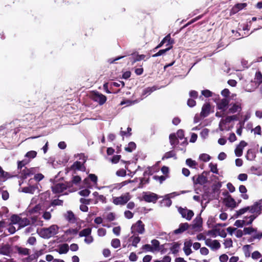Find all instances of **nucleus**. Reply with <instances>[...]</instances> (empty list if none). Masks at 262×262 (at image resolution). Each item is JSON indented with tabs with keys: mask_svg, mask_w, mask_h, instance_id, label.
<instances>
[{
	"mask_svg": "<svg viewBox=\"0 0 262 262\" xmlns=\"http://www.w3.org/2000/svg\"><path fill=\"white\" fill-rule=\"evenodd\" d=\"M10 252V247L9 245H3L0 248V253L5 255H8Z\"/></svg>",
	"mask_w": 262,
	"mask_h": 262,
	"instance_id": "393cba45",
	"label": "nucleus"
},
{
	"mask_svg": "<svg viewBox=\"0 0 262 262\" xmlns=\"http://www.w3.org/2000/svg\"><path fill=\"white\" fill-rule=\"evenodd\" d=\"M245 234H251L252 232L256 231V229L252 227H245L243 230Z\"/></svg>",
	"mask_w": 262,
	"mask_h": 262,
	"instance_id": "8fccbe9b",
	"label": "nucleus"
},
{
	"mask_svg": "<svg viewBox=\"0 0 262 262\" xmlns=\"http://www.w3.org/2000/svg\"><path fill=\"white\" fill-rule=\"evenodd\" d=\"M37 156V152L34 150H31L27 152L25 155V157L29 159H33Z\"/></svg>",
	"mask_w": 262,
	"mask_h": 262,
	"instance_id": "37998d69",
	"label": "nucleus"
},
{
	"mask_svg": "<svg viewBox=\"0 0 262 262\" xmlns=\"http://www.w3.org/2000/svg\"><path fill=\"white\" fill-rule=\"evenodd\" d=\"M167 38L165 40V43L167 42V46H172V45L174 43V39L171 38L170 34H168V35H167L164 38Z\"/></svg>",
	"mask_w": 262,
	"mask_h": 262,
	"instance_id": "09e8293b",
	"label": "nucleus"
},
{
	"mask_svg": "<svg viewBox=\"0 0 262 262\" xmlns=\"http://www.w3.org/2000/svg\"><path fill=\"white\" fill-rule=\"evenodd\" d=\"M130 239H132V246L135 247H137V244L140 242L141 238L138 236L133 235L130 237Z\"/></svg>",
	"mask_w": 262,
	"mask_h": 262,
	"instance_id": "e433bc0d",
	"label": "nucleus"
},
{
	"mask_svg": "<svg viewBox=\"0 0 262 262\" xmlns=\"http://www.w3.org/2000/svg\"><path fill=\"white\" fill-rule=\"evenodd\" d=\"M239 192L242 193L241 195V197L244 199V200H248L249 199V195L246 194V192H247V189L245 186L243 185H241L239 187Z\"/></svg>",
	"mask_w": 262,
	"mask_h": 262,
	"instance_id": "4be33fe9",
	"label": "nucleus"
},
{
	"mask_svg": "<svg viewBox=\"0 0 262 262\" xmlns=\"http://www.w3.org/2000/svg\"><path fill=\"white\" fill-rule=\"evenodd\" d=\"M116 175L118 177H125L126 175L125 169H120L116 171Z\"/></svg>",
	"mask_w": 262,
	"mask_h": 262,
	"instance_id": "e2e57ef3",
	"label": "nucleus"
},
{
	"mask_svg": "<svg viewBox=\"0 0 262 262\" xmlns=\"http://www.w3.org/2000/svg\"><path fill=\"white\" fill-rule=\"evenodd\" d=\"M178 211L183 218H185L188 221H190L194 215L192 210H188L186 208L180 207Z\"/></svg>",
	"mask_w": 262,
	"mask_h": 262,
	"instance_id": "423d86ee",
	"label": "nucleus"
},
{
	"mask_svg": "<svg viewBox=\"0 0 262 262\" xmlns=\"http://www.w3.org/2000/svg\"><path fill=\"white\" fill-rule=\"evenodd\" d=\"M30 221L28 218H27V217L21 218V217L20 220L19 221V222L18 224V225H19L18 229L24 228V227L30 225Z\"/></svg>",
	"mask_w": 262,
	"mask_h": 262,
	"instance_id": "a878e982",
	"label": "nucleus"
},
{
	"mask_svg": "<svg viewBox=\"0 0 262 262\" xmlns=\"http://www.w3.org/2000/svg\"><path fill=\"white\" fill-rule=\"evenodd\" d=\"M143 198L145 201L146 202L150 203L152 202L154 203H156L158 199V195L156 193L150 192L149 193H146L143 196Z\"/></svg>",
	"mask_w": 262,
	"mask_h": 262,
	"instance_id": "f8f14e48",
	"label": "nucleus"
},
{
	"mask_svg": "<svg viewBox=\"0 0 262 262\" xmlns=\"http://www.w3.org/2000/svg\"><path fill=\"white\" fill-rule=\"evenodd\" d=\"M82 165H83V164H82L80 162L76 161L71 166V169H74V170H75V169L80 170L81 169Z\"/></svg>",
	"mask_w": 262,
	"mask_h": 262,
	"instance_id": "79ce46f5",
	"label": "nucleus"
},
{
	"mask_svg": "<svg viewBox=\"0 0 262 262\" xmlns=\"http://www.w3.org/2000/svg\"><path fill=\"white\" fill-rule=\"evenodd\" d=\"M51 189L53 193L57 194L63 192L66 190V187H64L63 183H59L52 186Z\"/></svg>",
	"mask_w": 262,
	"mask_h": 262,
	"instance_id": "9d476101",
	"label": "nucleus"
},
{
	"mask_svg": "<svg viewBox=\"0 0 262 262\" xmlns=\"http://www.w3.org/2000/svg\"><path fill=\"white\" fill-rule=\"evenodd\" d=\"M189 227L190 226L187 223H181L180 224L179 228L174 230L173 232L176 234H180L187 230Z\"/></svg>",
	"mask_w": 262,
	"mask_h": 262,
	"instance_id": "f3484780",
	"label": "nucleus"
},
{
	"mask_svg": "<svg viewBox=\"0 0 262 262\" xmlns=\"http://www.w3.org/2000/svg\"><path fill=\"white\" fill-rule=\"evenodd\" d=\"M256 216L254 215H250L249 217H245L246 219H248V221H245V225H249L252 224Z\"/></svg>",
	"mask_w": 262,
	"mask_h": 262,
	"instance_id": "13d9d810",
	"label": "nucleus"
},
{
	"mask_svg": "<svg viewBox=\"0 0 262 262\" xmlns=\"http://www.w3.org/2000/svg\"><path fill=\"white\" fill-rule=\"evenodd\" d=\"M28 164V162L26 160L18 161H17V169L21 170L23 167H25Z\"/></svg>",
	"mask_w": 262,
	"mask_h": 262,
	"instance_id": "603ef678",
	"label": "nucleus"
},
{
	"mask_svg": "<svg viewBox=\"0 0 262 262\" xmlns=\"http://www.w3.org/2000/svg\"><path fill=\"white\" fill-rule=\"evenodd\" d=\"M250 247V246L249 245H245L243 247V249L244 251L245 255V256L247 257H249L250 255V249H249Z\"/></svg>",
	"mask_w": 262,
	"mask_h": 262,
	"instance_id": "4d7b16f0",
	"label": "nucleus"
},
{
	"mask_svg": "<svg viewBox=\"0 0 262 262\" xmlns=\"http://www.w3.org/2000/svg\"><path fill=\"white\" fill-rule=\"evenodd\" d=\"M20 170V178L22 179H25L27 178L28 177L33 175L35 172V169L34 168H27L26 167H25L23 169H21Z\"/></svg>",
	"mask_w": 262,
	"mask_h": 262,
	"instance_id": "9b49d317",
	"label": "nucleus"
},
{
	"mask_svg": "<svg viewBox=\"0 0 262 262\" xmlns=\"http://www.w3.org/2000/svg\"><path fill=\"white\" fill-rule=\"evenodd\" d=\"M234 225L237 227H243L244 225H245V221L236 220L234 223Z\"/></svg>",
	"mask_w": 262,
	"mask_h": 262,
	"instance_id": "69168bd1",
	"label": "nucleus"
},
{
	"mask_svg": "<svg viewBox=\"0 0 262 262\" xmlns=\"http://www.w3.org/2000/svg\"><path fill=\"white\" fill-rule=\"evenodd\" d=\"M98 201L101 202L103 203H105L106 202V199L103 195L100 194L98 198H96L95 204L97 203Z\"/></svg>",
	"mask_w": 262,
	"mask_h": 262,
	"instance_id": "052dcab7",
	"label": "nucleus"
},
{
	"mask_svg": "<svg viewBox=\"0 0 262 262\" xmlns=\"http://www.w3.org/2000/svg\"><path fill=\"white\" fill-rule=\"evenodd\" d=\"M144 224L141 220L138 221L135 224H133L131 227V232L134 235L138 234H143L145 231Z\"/></svg>",
	"mask_w": 262,
	"mask_h": 262,
	"instance_id": "7ed1b4c3",
	"label": "nucleus"
},
{
	"mask_svg": "<svg viewBox=\"0 0 262 262\" xmlns=\"http://www.w3.org/2000/svg\"><path fill=\"white\" fill-rule=\"evenodd\" d=\"M250 209V207L248 206L243 208L239 209V210L236 211V217L239 216V215L245 213L246 212L248 211Z\"/></svg>",
	"mask_w": 262,
	"mask_h": 262,
	"instance_id": "c03bdc74",
	"label": "nucleus"
},
{
	"mask_svg": "<svg viewBox=\"0 0 262 262\" xmlns=\"http://www.w3.org/2000/svg\"><path fill=\"white\" fill-rule=\"evenodd\" d=\"M92 229L90 228H87L81 230L79 233V235L80 237L85 236L87 237L91 234Z\"/></svg>",
	"mask_w": 262,
	"mask_h": 262,
	"instance_id": "c756f323",
	"label": "nucleus"
},
{
	"mask_svg": "<svg viewBox=\"0 0 262 262\" xmlns=\"http://www.w3.org/2000/svg\"><path fill=\"white\" fill-rule=\"evenodd\" d=\"M192 245V242L191 239L186 241L184 243L183 250L185 254L188 256L190 255L192 252L191 247Z\"/></svg>",
	"mask_w": 262,
	"mask_h": 262,
	"instance_id": "2eb2a0df",
	"label": "nucleus"
},
{
	"mask_svg": "<svg viewBox=\"0 0 262 262\" xmlns=\"http://www.w3.org/2000/svg\"><path fill=\"white\" fill-rule=\"evenodd\" d=\"M247 6L246 3H238L234 5L232 10L234 13L238 12L239 10L245 8Z\"/></svg>",
	"mask_w": 262,
	"mask_h": 262,
	"instance_id": "bb28decb",
	"label": "nucleus"
},
{
	"mask_svg": "<svg viewBox=\"0 0 262 262\" xmlns=\"http://www.w3.org/2000/svg\"><path fill=\"white\" fill-rule=\"evenodd\" d=\"M176 156L175 152L173 150H171L169 151H168L166 152L164 156V157L162 158V159H169L172 157H173Z\"/></svg>",
	"mask_w": 262,
	"mask_h": 262,
	"instance_id": "de8ad7c7",
	"label": "nucleus"
},
{
	"mask_svg": "<svg viewBox=\"0 0 262 262\" xmlns=\"http://www.w3.org/2000/svg\"><path fill=\"white\" fill-rule=\"evenodd\" d=\"M130 199V195L128 192L121 195L120 196L113 197V203L116 205H124Z\"/></svg>",
	"mask_w": 262,
	"mask_h": 262,
	"instance_id": "f257e3e1",
	"label": "nucleus"
},
{
	"mask_svg": "<svg viewBox=\"0 0 262 262\" xmlns=\"http://www.w3.org/2000/svg\"><path fill=\"white\" fill-rule=\"evenodd\" d=\"M211 106L209 103H205L202 106V111L201 112V116L206 117L210 113Z\"/></svg>",
	"mask_w": 262,
	"mask_h": 262,
	"instance_id": "dca6fc26",
	"label": "nucleus"
},
{
	"mask_svg": "<svg viewBox=\"0 0 262 262\" xmlns=\"http://www.w3.org/2000/svg\"><path fill=\"white\" fill-rule=\"evenodd\" d=\"M254 79L255 82L258 85L262 83V74L260 71L256 72Z\"/></svg>",
	"mask_w": 262,
	"mask_h": 262,
	"instance_id": "f704fd0d",
	"label": "nucleus"
},
{
	"mask_svg": "<svg viewBox=\"0 0 262 262\" xmlns=\"http://www.w3.org/2000/svg\"><path fill=\"white\" fill-rule=\"evenodd\" d=\"M172 48V46H170L168 48L165 49H162L159 50L157 53L152 55L153 57H158L159 56H161L163 55V54L165 53L167 51H169Z\"/></svg>",
	"mask_w": 262,
	"mask_h": 262,
	"instance_id": "c9c22d12",
	"label": "nucleus"
},
{
	"mask_svg": "<svg viewBox=\"0 0 262 262\" xmlns=\"http://www.w3.org/2000/svg\"><path fill=\"white\" fill-rule=\"evenodd\" d=\"M136 148V144L134 142H130L127 147H125V150L128 152H132L133 150H134Z\"/></svg>",
	"mask_w": 262,
	"mask_h": 262,
	"instance_id": "473e14b6",
	"label": "nucleus"
},
{
	"mask_svg": "<svg viewBox=\"0 0 262 262\" xmlns=\"http://www.w3.org/2000/svg\"><path fill=\"white\" fill-rule=\"evenodd\" d=\"M211 245L212 249H219L221 247V244L217 240H213Z\"/></svg>",
	"mask_w": 262,
	"mask_h": 262,
	"instance_id": "5fc2aeb1",
	"label": "nucleus"
},
{
	"mask_svg": "<svg viewBox=\"0 0 262 262\" xmlns=\"http://www.w3.org/2000/svg\"><path fill=\"white\" fill-rule=\"evenodd\" d=\"M200 159L204 162H207L211 159L210 156L206 154H202L200 156Z\"/></svg>",
	"mask_w": 262,
	"mask_h": 262,
	"instance_id": "3c124183",
	"label": "nucleus"
},
{
	"mask_svg": "<svg viewBox=\"0 0 262 262\" xmlns=\"http://www.w3.org/2000/svg\"><path fill=\"white\" fill-rule=\"evenodd\" d=\"M90 192H91L90 190H89L88 189H85L80 191L79 192V194L80 195L83 196H87L90 194Z\"/></svg>",
	"mask_w": 262,
	"mask_h": 262,
	"instance_id": "338daca9",
	"label": "nucleus"
},
{
	"mask_svg": "<svg viewBox=\"0 0 262 262\" xmlns=\"http://www.w3.org/2000/svg\"><path fill=\"white\" fill-rule=\"evenodd\" d=\"M37 188L36 185H29L27 187L23 188V191L25 193H29L33 194L35 190Z\"/></svg>",
	"mask_w": 262,
	"mask_h": 262,
	"instance_id": "5701e85b",
	"label": "nucleus"
},
{
	"mask_svg": "<svg viewBox=\"0 0 262 262\" xmlns=\"http://www.w3.org/2000/svg\"><path fill=\"white\" fill-rule=\"evenodd\" d=\"M230 99L229 98H223L219 102H216V107L224 112L226 111L228 106L229 104Z\"/></svg>",
	"mask_w": 262,
	"mask_h": 262,
	"instance_id": "39448f33",
	"label": "nucleus"
},
{
	"mask_svg": "<svg viewBox=\"0 0 262 262\" xmlns=\"http://www.w3.org/2000/svg\"><path fill=\"white\" fill-rule=\"evenodd\" d=\"M261 200L256 202L252 206H249L250 209L249 211L252 213H256L260 214L262 210Z\"/></svg>",
	"mask_w": 262,
	"mask_h": 262,
	"instance_id": "1a4fd4ad",
	"label": "nucleus"
},
{
	"mask_svg": "<svg viewBox=\"0 0 262 262\" xmlns=\"http://www.w3.org/2000/svg\"><path fill=\"white\" fill-rule=\"evenodd\" d=\"M111 245L115 248H118L120 246V240L118 238H114L112 241Z\"/></svg>",
	"mask_w": 262,
	"mask_h": 262,
	"instance_id": "49530a36",
	"label": "nucleus"
},
{
	"mask_svg": "<svg viewBox=\"0 0 262 262\" xmlns=\"http://www.w3.org/2000/svg\"><path fill=\"white\" fill-rule=\"evenodd\" d=\"M203 220L200 216H196L193 221V224L190 226L192 230L194 231H199L200 228L202 227Z\"/></svg>",
	"mask_w": 262,
	"mask_h": 262,
	"instance_id": "0eeeda50",
	"label": "nucleus"
},
{
	"mask_svg": "<svg viewBox=\"0 0 262 262\" xmlns=\"http://www.w3.org/2000/svg\"><path fill=\"white\" fill-rule=\"evenodd\" d=\"M69 250V245L67 244H63L60 245L58 253L60 254L67 253Z\"/></svg>",
	"mask_w": 262,
	"mask_h": 262,
	"instance_id": "c85d7f7f",
	"label": "nucleus"
},
{
	"mask_svg": "<svg viewBox=\"0 0 262 262\" xmlns=\"http://www.w3.org/2000/svg\"><path fill=\"white\" fill-rule=\"evenodd\" d=\"M20 217L18 215L13 214L10 217L11 223L12 224H19V221L20 220Z\"/></svg>",
	"mask_w": 262,
	"mask_h": 262,
	"instance_id": "4c0bfd02",
	"label": "nucleus"
},
{
	"mask_svg": "<svg viewBox=\"0 0 262 262\" xmlns=\"http://www.w3.org/2000/svg\"><path fill=\"white\" fill-rule=\"evenodd\" d=\"M209 167L210 168V171L216 174H218L219 171L217 168V164H213L212 163H210L209 165Z\"/></svg>",
	"mask_w": 262,
	"mask_h": 262,
	"instance_id": "a18cd8bd",
	"label": "nucleus"
},
{
	"mask_svg": "<svg viewBox=\"0 0 262 262\" xmlns=\"http://www.w3.org/2000/svg\"><path fill=\"white\" fill-rule=\"evenodd\" d=\"M223 195L227 196L223 201L227 207L233 208L236 206V202L228 191L224 192Z\"/></svg>",
	"mask_w": 262,
	"mask_h": 262,
	"instance_id": "20e7f679",
	"label": "nucleus"
},
{
	"mask_svg": "<svg viewBox=\"0 0 262 262\" xmlns=\"http://www.w3.org/2000/svg\"><path fill=\"white\" fill-rule=\"evenodd\" d=\"M186 164L191 168H195V166L198 165V163L191 159H187L186 160Z\"/></svg>",
	"mask_w": 262,
	"mask_h": 262,
	"instance_id": "a19ab883",
	"label": "nucleus"
},
{
	"mask_svg": "<svg viewBox=\"0 0 262 262\" xmlns=\"http://www.w3.org/2000/svg\"><path fill=\"white\" fill-rule=\"evenodd\" d=\"M171 244L172 245L170 248V250L173 254H177L179 252V249L180 248V244L178 242H174Z\"/></svg>",
	"mask_w": 262,
	"mask_h": 262,
	"instance_id": "7c9ffc66",
	"label": "nucleus"
},
{
	"mask_svg": "<svg viewBox=\"0 0 262 262\" xmlns=\"http://www.w3.org/2000/svg\"><path fill=\"white\" fill-rule=\"evenodd\" d=\"M229 105L230 107L229 108L228 113L234 114L236 112H240L242 110V104L238 101L231 103Z\"/></svg>",
	"mask_w": 262,
	"mask_h": 262,
	"instance_id": "6e6552de",
	"label": "nucleus"
},
{
	"mask_svg": "<svg viewBox=\"0 0 262 262\" xmlns=\"http://www.w3.org/2000/svg\"><path fill=\"white\" fill-rule=\"evenodd\" d=\"M192 180L194 184L195 185L200 184L202 185L207 182V179L203 175V173L198 175L196 179L195 176L193 177Z\"/></svg>",
	"mask_w": 262,
	"mask_h": 262,
	"instance_id": "ddd939ff",
	"label": "nucleus"
},
{
	"mask_svg": "<svg viewBox=\"0 0 262 262\" xmlns=\"http://www.w3.org/2000/svg\"><path fill=\"white\" fill-rule=\"evenodd\" d=\"M153 178L154 180L156 181H159L160 184H162L163 181H164L166 180V177L164 176H154L153 177Z\"/></svg>",
	"mask_w": 262,
	"mask_h": 262,
	"instance_id": "bf43d9fd",
	"label": "nucleus"
},
{
	"mask_svg": "<svg viewBox=\"0 0 262 262\" xmlns=\"http://www.w3.org/2000/svg\"><path fill=\"white\" fill-rule=\"evenodd\" d=\"M169 138L171 145L175 146L179 144V140L174 134H171Z\"/></svg>",
	"mask_w": 262,
	"mask_h": 262,
	"instance_id": "cd10ccee",
	"label": "nucleus"
},
{
	"mask_svg": "<svg viewBox=\"0 0 262 262\" xmlns=\"http://www.w3.org/2000/svg\"><path fill=\"white\" fill-rule=\"evenodd\" d=\"M247 145V143L245 141H241L236 147L234 152L237 157H241L243 155V150L244 147Z\"/></svg>",
	"mask_w": 262,
	"mask_h": 262,
	"instance_id": "4468645a",
	"label": "nucleus"
},
{
	"mask_svg": "<svg viewBox=\"0 0 262 262\" xmlns=\"http://www.w3.org/2000/svg\"><path fill=\"white\" fill-rule=\"evenodd\" d=\"M217 232L219 235L221 236L222 237H225L227 236V233L224 229L221 230L219 228H214L212 230L209 231V233L210 234H214V232Z\"/></svg>",
	"mask_w": 262,
	"mask_h": 262,
	"instance_id": "b1692460",
	"label": "nucleus"
},
{
	"mask_svg": "<svg viewBox=\"0 0 262 262\" xmlns=\"http://www.w3.org/2000/svg\"><path fill=\"white\" fill-rule=\"evenodd\" d=\"M40 233L41 236L45 238H49L51 237L48 228H42L40 230Z\"/></svg>",
	"mask_w": 262,
	"mask_h": 262,
	"instance_id": "72a5a7b5",
	"label": "nucleus"
},
{
	"mask_svg": "<svg viewBox=\"0 0 262 262\" xmlns=\"http://www.w3.org/2000/svg\"><path fill=\"white\" fill-rule=\"evenodd\" d=\"M64 217L70 223H75L77 221L75 214L71 210L67 212L64 214Z\"/></svg>",
	"mask_w": 262,
	"mask_h": 262,
	"instance_id": "a211bd4d",
	"label": "nucleus"
},
{
	"mask_svg": "<svg viewBox=\"0 0 262 262\" xmlns=\"http://www.w3.org/2000/svg\"><path fill=\"white\" fill-rule=\"evenodd\" d=\"M230 93V92L228 89H224L221 92V95L225 97L224 98H228Z\"/></svg>",
	"mask_w": 262,
	"mask_h": 262,
	"instance_id": "774afa93",
	"label": "nucleus"
},
{
	"mask_svg": "<svg viewBox=\"0 0 262 262\" xmlns=\"http://www.w3.org/2000/svg\"><path fill=\"white\" fill-rule=\"evenodd\" d=\"M246 157L248 160L252 161L254 159L256 156L253 150L252 149H250L248 150Z\"/></svg>",
	"mask_w": 262,
	"mask_h": 262,
	"instance_id": "2f4dec72",
	"label": "nucleus"
},
{
	"mask_svg": "<svg viewBox=\"0 0 262 262\" xmlns=\"http://www.w3.org/2000/svg\"><path fill=\"white\" fill-rule=\"evenodd\" d=\"M89 180H91L94 184H97L98 178L97 176L93 173L89 174L88 178H85L83 180V182L85 184H86Z\"/></svg>",
	"mask_w": 262,
	"mask_h": 262,
	"instance_id": "aec40b11",
	"label": "nucleus"
},
{
	"mask_svg": "<svg viewBox=\"0 0 262 262\" xmlns=\"http://www.w3.org/2000/svg\"><path fill=\"white\" fill-rule=\"evenodd\" d=\"M15 249L20 255H29L30 254V249L27 248H24L18 246H15Z\"/></svg>",
	"mask_w": 262,
	"mask_h": 262,
	"instance_id": "6ab92c4d",
	"label": "nucleus"
},
{
	"mask_svg": "<svg viewBox=\"0 0 262 262\" xmlns=\"http://www.w3.org/2000/svg\"><path fill=\"white\" fill-rule=\"evenodd\" d=\"M232 241L231 238H227L225 240L224 244L225 248H230L232 247Z\"/></svg>",
	"mask_w": 262,
	"mask_h": 262,
	"instance_id": "0e129e2a",
	"label": "nucleus"
},
{
	"mask_svg": "<svg viewBox=\"0 0 262 262\" xmlns=\"http://www.w3.org/2000/svg\"><path fill=\"white\" fill-rule=\"evenodd\" d=\"M36 258H35V256L34 255V254L29 255L27 257H26L24 261V262H32L35 261L36 260Z\"/></svg>",
	"mask_w": 262,
	"mask_h": 262,
	"instance_id": "6e6d98bb",
	"label": "nucleus"
},
{
	"mask_svg": "<svg viewBox=\"0 0 262 262\" xmlns=\"http://www.w3.org/2000/svg\"><path fill=\"white\" fill-rule=\"evenodd\" d=\"M201 93L204 96H205L206 98L211 97L212 95V93L208 90H203L202 91Z\"/></svg>",
	"mask_w": 262,
	"mask_h": 262,
	"instance_id": "680f3d73",
	"label": "nucleus"
},
{
	"mask_svg": "<svg viewBox=\"0 0 262 262\" xmlns=\"http://www.w3.org/2000/svg\"><path fill=\"white\" fill-rule=\"evenodd\" d=\"M63 202L62 200L59 199H55L51 202L52 206H62Z\"/></svg>",
	"mask_w": 262,
	"mask_h": 262,
	"instance_id": "864d4df0",
	"label": "nucleus"
},
{
	"mask_svg": "<svg viewBox=\"0 0 262 262\" xmlns=\"http://www.w3.org/2000/svg\"><path fill=\"white\" fill-rule=\"evenodd\" d=\"M152 244V246L155 250L159 251L160 250V242L157 239H154L151 241Z\"/></svg>",
	"mask_w": 262,
	"mask_h": 262,
	"instance_id": "ea45409f",
	"label": "nucleus"
},
{
	"mask_svg": "<svg viewBox=\"0 0 262 262\" xmlns=\"http://www.w3.org/2000/svg\"><path fill=\"white\" fill-rule=\"evenodd\" d=\"M51 237L57 234L58 232L59 227L56 225H52L48 228Z\"/></svg>",
	"mask_w": 262,
	"mask_h": 262,
	"instance_id": "412c9836",
	"label": "nucleus"
},
{
	"mask_svg": "<svg viewBox=\"0 0 262 262\" xmlns=\"http://www.w3.org/2000/svg\"><path fill=\"white\" fill-rule=\"evenodd\" d=\"M156 90V88L155 86H152V87H148L146 89H145L143 91V93H142V94L143 95H149L152 92H154V91H155Z\"/></svg>",
	"mask_w": 262,
	"mask_h": 262,
	"instance_id": "58836bf2",
	"label": "nucleus"
},
{
	"mask_svg": "<svg viewBox=\"0 0 262 262\" xmlns=\"http://www.w3.org/2000/svg\"><path fill=\"white\" fill-rule=\"evenodd\" d=\"M91 98L100 105H103L106 101V97L97 91H93L91 95Z\"/></svg>",
	"mask_w": 262,
	"mask_h": 262,
	"instance_id": "f03ea898",
	"label": "nucleus"
}]
</instances>
